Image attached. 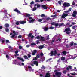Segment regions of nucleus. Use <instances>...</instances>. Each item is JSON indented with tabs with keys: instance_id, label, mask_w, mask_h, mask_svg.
<instances>
[{
	"instance_id": "1",
	"label": "nucleus",
	"mask_w": 77,
	"mask_h": 77,
	"mask_svg": "<svg viewBox=\"0 0 77 77\" xmlns=\"http://www.w3.org/2000/svg\"><path fill=\"white\" fill-rule=\"evenodd\" d=\"M56 71L57 72H56ZM54 72H55V75H56V76H58V77H60L61 75H62V73L60 72H57V70H55Z\"/></svg>"
},
{
	"instance_id": "2",
	"label": "nucleus",
	"mask_w": 77,
	"mask_h": 77,
	"mask_svg": "<svg viewBox=\"0 0 77 77\" xmlns=\"http://www.w3.org/2000/svg\"><path fill=\"white\" fill-rule=\"evenodd\" d=\"M68 15V14H65L63 13V15L61 17L62 18H65L66 17H67Z\"/></svg>"
},
{
	"instance_id": "3",
	"label": "nucleus",
	"mask_w": 77,
	"mask_h": 77,
	"mask_svg": "<svg viewBox=\"0 0 77 77\" xmlns=\"http://www.w3.org/2000/svg\"><path fill=\"white\" fill-rule=\"evenodd\" d=\"M63 5L64 7H69L70 6V4L69 3H64Z\"/></svg>"
},
{
	"instance_id": "4",
	"label": "nucleus",
	"mask_w": 77,
	"mask_h": 77,
	"mask_svg": "<svg viewBox=\"0 0 77 77\" xmlns=\"http://www.w3.org/2000/svg\"><path fill=\"white\" fill-rule=\"evenodd\" d=\"M73 14L72 15V16L74 17H76V15H77V11H75L73 12Z\"/></svg>"
},
{
	"instance_id": "5",
	"label": "nucleus",
	"mask_w": 77,
	"mask_h": 77,
	"mask_svg": "<svg viewBox=\"0 0 77 77\" xmlns=\"http://www.w3.org/2000/svg\"><path fill=\"white\" fill-rule=\"evenodd\" d=\"M37 53V51L36 50H34L33 51H32V55H35L36 53Z\"/></svg>"
},
{
	"instance_id": "6",
	"label": "nucleus",
	"mask_w": 77,
	"mask_h": 77,
	"mask_svg": "<svg viewBox=\"0 0 77 77\" xmlns=\"http://www.w3.org/2000/svg\"><path fill=\"white\" fill-rule=\"evenodd\" d=\"M71 29L70 28H66L65 30L63 32H71Z\"/></svg>"
},
{
	"instance_id": "7",
	"label": "nucleus",
	"mask_w": 77,
	"mask_h": 77,
	"mask_svg": "<svg viewBox=\"0 0 77 77\" xmlns=\"http://www.w3.org/2000/svg\"><path fill=\"white\" fill-rule=\"evenodd\" d=\"M33 64L35 65L36 66H38L39 62L36 61H33Z\"/></svg>"
},
{
	"instance_id": "8",
	"label": "nucleus",
	"mask_w": 77,
	"mask_h": 77,
	"mask_svg": "<svg viewBox=\"0 0 77 77\" xmlns=\"http://www.w3.org/2000/svg\"><path fill=\"white\" fill-rule=\"evenodd\" d=\"M42 8H43L44 9H47L48 8V7H47V6L44 5H43L42 6Z\"/></svg>"
},
{
	"instance_id": "9",
	"label": "nucleus",
	"mask_w": 77,
	"mask_h": 77,
	"mask_svg": "<svg viewBox=\"0 0 77 77\" xmlns=\"http://www.w3.org/2000/svg\"><path fill=\"white\" fill-rule=\"evenodd\" d=\"M14 12H17L18 14H21V12L18 10H17V8H15L14 10Z\"/></svg>"
},
{
	"instance_id": "10",
	"label": "nucleus",
	"mask_w": 77,
	"mask_h": 77,
	"mask_svg": "<svg viewBox=\"0 0 77 77\" xmlns=\"http://www.w3.org/2000/svg\"><path fill=\"white\" fill-rule=\"evenodd\" d=\"M43 29L45 32H47V31L48 30V29H49V28L47 27H45L43 28Z\"/></svg>"
},
{
	"instance_id": "11",
	"label": "nucleus",
	"mask_w": 77,
	"mask_h": 77,
	"mask_svg": "<svg viewBox=\"0 0 77 77\" xmlns=\"http://www.w3.org/2000/svg\"><path fill=\"white\" fill-rule=\"evenodd\" d=\"M50 75V73L49 72L47 73L45 77H50L51 76L50 75Z\"/></svg>"
},
{
	"instance_id": "12",
	"label": "nucleus",
	"mask_w": 77,
	"mask_h": 77,
	"mask_svg": "<svg viewBox=\"0 0 77 77\" xmlns=\"http://www.w3.org/2000/svg\"><path fill=\"white\" fill-rule=\"evenodd\" d=\"M17 59H19V60H21L22 62H23L24 61V60L23 59V58L21 57H17Z\"/></svg>"
},
{
	"instance_id": "13",
	"label": "nucleus",
	"mask_w": 77,
	"mask_h": 77,
	"mask_svg": "<svg viewBox=\"0 0 77 77\" xmlns=\"http://www.w3.org/2000/svg\"><path fill=\"white\" fill-rule=\"evenodd\" d=\"M19 23L21 24H25V23H26V21H20L19 22Z\"/></svg>"
},
{
	"instance_id": "14",
	"label": "nucleus",
	"mask_w": 77,
	"mask_h": 77,
	"mask_svg": "<svg viewBox=\"0 0 77 77\" xmlns=\"http://www.w3.org/2000/svg\"><path fill=\"white\" fill-rule=\"evenodd\" d=\"M40 41H45V38L44 37L41 36L40 37Z\"/></svg>"
},
{
	"instance_id": "15",
	"label": "nucleus",
	"mask_w": 77,
	"mask_h": 77,
	"mask_svg": "<svg viewBox=\"0 0 77 77\" xmlns=\"http://www.w3.org/2000/svg\"><path fill=\"white\" fill-rule=\"evenodd\" d=\"M57 54V51H56V50L55 49L54 50V56H56V54Z\"/></svg>"
},
{
	"instance_id": "16",
	"label": "nucleus",
	"mask_w": 77,
	"mask_h": 77,
	"mask_svg": "<svg viewBox=\"0 0 77 77\" xmlns=\"http://www.w3.org/2000/svg\"><path fill=\"white\" fill-rule=\"evenodd\" d=\"M62 53L63 54V55H66V51H63L62 52Z\"/></svg>"
},
{
	"instance_id": "17",
	"label": "nucleus",
	"mask_w": 77,
	"mask_h": 77,
	"mask_svg": "<svg viewBox=\"0 0 77 77\" xmlns=\"http://www.w3.org/2000/svg\"><path fill=\"white\" fill-rule=\"evenodd\" d=\"M44 47V45L39 46L38 47V48L39 49H42Z\"/></svg>"
},
{
	"instance_id": "18",
	"label": "nucleus",
	"mask_w": 77,
	"mask_h": 77,
	"mask_svg": "<svg viewBox=\"0 0 77 77\" xmlns=\"http://www.w3.org/2000/svg\"><path fill=\"white\" fill-rule=\"evenodd\" d=\"M5 26L6 27V28H8V27H9V24L8 23H6L5 24Z\"/></svg>"
},
{
	"instance_id": "19",
	"label": "nucleus",
	"mask_w": 77,
	"mask_h": 77,
	"mask_svg": "<svg viewBox=\"0 0 77 77\" xmlns=\"http://www.w3.org/2000/svg\"><path fill=\"white\" fill-rule=\"evenodd\" d=\"M50 54L51 56H53L54 55V51H51V52Z\"/></svg>"
},
{
	"instance_id": "20",
	"label": "nucleus",
	"mask_w": 77,
	"mask_h": 77,
	"mask_svg": "<svg viewBox=\"0 0 77 77\" xmlns=\"http://www.w3.org/2000/svg\"><path fill=\"white\" fill-rule=\"evenodd\" d=\"M74 45V42L72 41L70 43V46H72Z\"/></svg>"
},
{
	"instance_id": "21",
	"label": "nucleus",
	"mask_w": 77,
	"mask_h": 77,
	"mask_svg": "<svg viewBox=\"0 0 77 77\" xmlns=\"http://www.w3.org/2000/svg\"><path fill=\"white\" fill-rule=\"evenodd\" d=\"M23 57L25 59H28V57L26 55H24L23 56Z\"/></svg>"
},
{
	"instance_id": "22",
	"label": "nucleus",
	"mask_w": 77,
	"mask_h": 77,
	"mask_svg": "<svg viewBox=\"0 0 77 77\" xmlns=\"http://www.w3.org/2000/svg\"><path fill=\"white\" fill-rule=\"evenodd\" d=\"M5 31L6 32H9V29L8 28H6Z\"/></svg>"
},
{
	"instance_id": "23",
	"label": "nucleus",
	"mask_w": 77,
	"mask_h": 77,
	"mask_svg": "<svg viewBox=\"0 0 77 77\" xmlns=\"http://www.w3.org/2000/svg\"><path fill=\"white\" fill-rule=\"evenodd\" d=\"M36 57L37 58H39V57H40V55L39 54H37L36 55Z\"/></svg>"
},
{
	"instance_id": "24",
	"label": "nucleus",
	"mask_w": 77,
	"mask_h": 77,
	"mask_svg": "<svg viewBox=\"0 0 77 77\" xmlns=\"http://www.w3.org/2000/svg\"><path fill=\"white\" fill-rule=\"evenodd\" d=\"M32 33H29L28 35V36L29 38H30V37H31V36H32Z\"/></svg>"
},
{
	"instance_id": "25",
	"label": "nucleus",
	"mask_w": 77,
	"mask_h": 77,
	"mask_svg": "<svg viewBox=\"0 0 77 77\" xmlns=\"http://www.w3.org/2000/svg\"><path fill=\"white\" fill-rule=\"evenodd\" d=\"M51 59H52V58H50L49 59L47 60H46V62H49V61H50V60H51Z\"/></svg>"
},
{
	"instance_id": "26",
	"label": "nucleus",
	"mask_w": 77,
	"mask_h": 77,
	"mask_svg": "<svg viewBox=\"0 0 77 77\" xmlns=\"http://www.w3.org/2000/svg\"><path fill=\"white\" fill-rule=\"evenodd\" d=\"M36 42L37 43V44H40V42H39V40H38L36 41Z\"/></svg>"
},
{
	"instance_id": "27",
	"label": "nucleus",
	"mask_w": 77,
	"mask_h": 77,
	"mask_svg": "<svg viewBox=\"0 0 77 77\" xmlns=\"http://www.w3.org/2000/svg\"><path fill=\"white\" fill-rule=\"evenodd\" d=\"M64 24L63 23H62L61 24H60L59 25L58 24V26L59 27H60V26H63V25Z\"/></svg>"
},
{
	"instance_id": "28",
	"label": "nucleus",
	"mask_w": 77,
	"mask_h": 77,
	"mask_svg": "<svg viewBox=\"0 0 77 77\" xmlns=\"http://www.w3.org/2000/svg\"><path fill=\"white\" fill-rule=\"evenodd\" d=\"M56 23L54 22H52L51 23V24L53 25V26H55Z\"/></svg>"
},
{
	"instance_id": "29",
	"label": "nucleus",
	"mask_w": 77,
	"mask_h": 77,
	"mask_svg": "<svg viewBox=\"0 0 77 77\" xmlns=\"http://www.w3.org/2000/svg\"><path fill=\"white\" fill-rule=\"evenodd\" d=\"M65 59V57H62L61 58V60H64Z\"/></svg>"
},
{
	"instance_id": "30",
	"label": "nucleus",
	"mask_w": 77,
	"mask_h": 77,
	"mask_svg": "<svg viewBox=\"0 0 77 77\" xmlns=\"http://www.w3.org/2000/svg\"><path fill=\"white\" fill-rule=\"evenodd\" d=\"M59 26V23H56L55 25V27H57V26Z\"/></svg>"
},
{
	"instance_id": "31",
	"label": "nucleus",
	"mask_w": 77,
	"mask_h": 77,
	"mask_svg": "<svg viewBox=\"0 0 77 77\" xmlns=\"http://www.w3.org/2000/svg\"><path fill=\"white\" fill-rule=\"evenodd\" d=\"M54 27L53 26H51L49 27V29H51V30H52V29H54Z\"/></svg>"
},
{
	"instance_id": "32",
	"label": "nucleus",
	"mask_w": 77,
	"mask_h": 77,
	"mask_svg": "<svg viewBox=\"0 0 77 77\" xmlns=\"http://www.w3.org/2000/svg\"><path fill=\"white\" fill-rule=\"evenodd\" d=\"M26 17H30V14H27L26 15Z\"/></svg>"
},
{
	"instance_id": "33",
	"label": "nucleus",
	"mask_w": 77,
	"mask_h": 77,
	"mask_svg": "<svg viewBox=\"0 0 77 77\" xmlns=\"http://www.w3.org/2000/svg\"><path fill=\"white\" fill-rule=\"evenodd\" d=\"M37 8L36 7H35L33 8L32 11H36V10Z\"/></svg>"
},
{
	"instance_id": "34",
	"label": "nucleus",
	"mask_w": 77,
	"mask_h": 77,
	"mask_svg": "<svg viewBox=\"0 0 77 77\" xmlns=\"http://www.w3.org/2000/svg\"><path fill=\"white\" fill-rule=\"evenodd\" d=\"M31 45H36V44L35 43H32L31 44Z\"/></svg>"
},
{
	"instance_id": "35",
	"label": "nucleus",
	"mask_w": 77,
	"mask_h": 77,
	"mask_svg": "<svg viewBox=\"0 0 77 77\" xmlns=\"http://www.w3.org/2000/svg\"><path fill=\"white\" fill-rule=\"evenodd\" d=\"M68 68L69 69H72V66H69Z\"/></svg>"
},
{
	"instance_id": "36",
	"label": "nucleus",
	"mask_w": 77,
	"mask_h": 77,
	"mask_svg": "<svg viewBox=\"0 0 77 77\" xmlns=\"http://www.w3.org/2000/svg\"><path fill=\"white\" fill-rule=\"evenodd\" d=\"M19 48L21 50V49H22L23 48V47L21 46H19Z\"/></svg>"
},
{
	"instance_id": "37",
	"label": "nucleus",
	"mask_w": 77,
	"mask_h": 77,
	"mask_svg": "<svg viewBox=\"0 0 77 77\" xmlns=\"http://www.w3.org/2000/svg\"><path fill=\"white\" fill-rule=\"evenodd\" d=\"M15 34H14L12 36H11L10 37V38H14V37H15Z\"/></svg>"
},
{
	"instance_id": "38",
	"label": "nucleus",
	"mask_w": 77,
	"mask_h": 77,
	"mask_svg": "<svg viewBox=\"0 0 77 77\" xmlns=\"http://www.w3.org/2000/svg\"><path fill=\"white\" fill-rule=\"evenodd\" d=\"M75 28H76V26H73L72 27V29H75Z\"/></svg>"
},
{
	"instance_id": "39",
	"label": "nucleus",
	"mask_w": 77,
	"mask_h": 77,
	"mask_svg": "<svg viewBox=\"0 0 77 77\" xmlns=\"http://www.w3.org/2000/svg\"><path fill=\"white\" fill-rule=\"evenodd\" d=\"M6 43H10V42H9V40H6Z\"/></svg>"
},
{
	"instance_id": "40",
	"label": "nucleus",
	"mask_w": 77,
	"mask_h": 77,
	"mask_svg": "<svg viewBox=\"0 0 77 77\" xmlns=\"http://www.w3.org/2000/svg\"><path fill=\"white\" fill-rule=\"evenodd\" d=\"M44 56V54H43V53L42 52L40 54V56L41 57H42V56Z\"/></svg>"
},
{
	"instance_id": "41",
	"label": "nucleus",
	"mask_w": 77,
	"mask_h": 77,
	"mask_svg": "<svg viewBox=\"0 0 77 77\" xmlns=\"http://www.w3.org/2000/svg\"><path fill=\"white\" fill-rule=\"evenodd\" d=\"M45 57H44L42 58V61L43 62L45 61Z\"/></svg>"
},
{
	"instance_id": "42",
	"label": "nucleus",
	"mask_w": 77,
	"mask_h": 77,
	"mask_svg": "<svg viewBox=\"0 0 77 77\" xmlns=\"http://www.w3.org/2000/svg\"><path fill=\"white\" fill-rule=\"evenodd\" d=\"M37 8H40L41 5L39 4H37Z\"/></svg>"
},
{
	"instance_id": "43",
	"label": "nucleus",
	"mask_w": 77,
	"mask_h": 77,
	"mask_svg": "<svg viewBox=\"0 0 77 77\" xmlns=\"http://www.w3.org/2000/svg\"><path fill=\"white\" fill-rule=\"evenodd\" d=\"M66 34H67V35H69V34H70V32H69L68 31H66Z\"/></svg>"
},
{
	"instance_id": "44",
	"label": "nucleus",
	"mask_w": 77,
	"mask_h": 77,
	"mask_svg": "<svg viewBox=\"0 0 77 77\" xmlns=\"http://www.w3.org/2000/svg\"><path fill=\"white\" fill-rule=\"evenodd\" d=\"M20 24V23H19V22H18V21H17V22L16 23V25H19Z\"/></svg>"
},
{
	"instance_id": "45",
	"label": "nucleus",
	"mask_w": 77,
	"mask_h": 77,
	"mask_svg": "<svg viewBox=\"0 0 77 77\" xmlns=\"http://www.w3.org/2000/svg\"><path fill=\"white\" fill-rule=\"evenodd\" d=\"M34 3H35L34 2L32 1L30 3V5H33L34 4Z\"/></svg>"
},
{
	"instance_id": "46",
	"label": "nucleus",
	"mask_w": 77,
	"mask_h": 77,
	"mask_svg": "<svg viewBox=\"0 0 77 77\" xmlns=\"http://www.w3.org/2000/svg\"><path fill=\"white\" fill-rule=\"evenodd\" d=\"M71 9H72V8H70L69 10L68 11H69V12H70L71 11Z\"/></svg>"
},
{
	"instance_id": "47",
	"label": "nucleus",
	"mask_w": 77,
	"mask_h": 77,
	"mask_svg": "<svg viewBox=\"0 0 77 77\" xmlns=\"http://www.w3.org/2000/svg\"><path fill=\"white\" fill-rule=\"evenodd\" d=\"M41 17H45V15L44 14H42L41 15Z\"/></svg>"
},
{
	"instance_id": "48",
	"label": "nucleus",
	"mask_w": 77,
	"mask_h": 77,
	"mask_svg": "<svg viewBox=\"0 0 77 77\" xmlns=\"http://www.w3.org/2000/svg\"><path fill=\"white\" fill-rule=\"evenodd\" d=\"M67 72V71L66 70H64L63 72V73H64V74H66V72Z\"/></svg>"
},
{
	"instance_id": "49",
	"label": "nucleus",
	"mask_w": 77,
	"mask_h": 77,
	"mask_svg": "<svg viewBox=\"0 0 77 77\" xmlns=\"http://www.w3.org/2000/svg\"><path fill=\"white\" fill-rule=\"evenodd\" d=\"M21 37H22V36L21 35H19L18 36V38L19 39H21Z\"/></svg>"
},
{
	"instance_id": "50",
	"label": "nucleus",
	"mask_w": 77,
	"mask_h": 77,
	"mask_svg": "<svg viewBox=\"0 0 77 77\" xmlns=\"http://www.w3.org/2000/svg\"><path fill=\"white\" fill-rule=\"evenodd\" d=\"M37 60V57H35V58H33L32 60Z\"/></svg>"
},
{
	"instance_id": "51",
	"label": "nucleus",
	"mask_w": 77,
	"mask_h": 77,
	"mask_svg": "<svg viewBox=\"0 0 77 77\" xmlns=\"http://www.w3.org/2000/svg\"><path fill=\"white\" fill-rule=\"evenodd\" d=\"M27 56L28 58H30L31 57V55L30 54H28Z\"/></svg>"
},
{
	"instance_id": "52",
	"label": "nucleus",
	"mask_w": 77,
	"mask_h": 77,
	"mask_svg": "<svg viewBox=\"0 0 77 77\" xmlns=\"http://www.w3.org/2000/svg\"><path fill=\"white\" fill-rule=\"evenodd\" d=\"M58 3L59 5H62V3L60 1H59Z\"/></svg>"
},
{
	"instance_id": "53",
	"label": "nucleus",
	"mask_w": 77,
	"mask_h": 77,
	"mask_svg": "<svg viewBox=\"0 0 77 77\" xmlns=\"http://www.w3.org/2000/svg\"><path fill=\"white\" fill-rule=\"evenodd\" d=\"M18 53V51L17 50L15 52V54H17Z\"/></svg>"
},
{
	"instance_id": "54",
	"label": "nucleus",
	"mask_w": 77,
	"mask_h": 77,
	"mask_svg": "<svg viewBox=\"0 0 77 77\" xmlns=\"http://www.w3.org/2000/svg\"><path fill=\"white\" fill-rule=\"evenodd\" d=\"M36 38L37 39H40V37L39 36H38L36 37Z\"/></svg>"
},
{
	"instance_id": "55",
	"label": "nucleus",
	"mask_w": 77,
	"mask_h": 77,
	"mask_svg": "<svg viewBox=\"0 0 77 77\" xmlns=\"http://www.w3.org/2000/svg\"><path fill=\"white\" fill-rule=\"evenodd\" d=\"M41 69H45V67L42 66L41 67Z\"/></svg>"
},
{
	"instance_id": "56",
	"label": "nucleus",
	"mask_w": 77,
	"mask_h": 77,
	"mask_svg": "<svg viewBox=\"0 0 77 77\" xmlns=\"http://www.w3.org/2000/svg\"><path fill=\"white\" fill-rule=\"evenodd\" d=\"M49 20H51V19L49 17H48L46 19L47 21Z\"/></svg>"
},
{
	"instance_id": "57",
	"label": "nucleus",
	"mask_w": 77,
	"mask_h": 77,
	"mask_svg": "<svg viewBox=\"0 0 77 77\" xmlns=\"http://www.w3.org/2000/svg\"><path fill=\"white\" fill-rule=\"evenodd\" d=\"M8 48L10 49H11V50L12 49V47H11V46H9L8 47Z\"/></svg>"
},
{
	"instance_id": "58",
	"label": "nucleus",
	"mask_w": 77,
	"mask_h": 77,
	"mask_svg": "<svg viewBox=\"0 0 77 77\" xmlns=\"http://www.w3.org/2000/svg\"><path fill=\"white\" fill-rule=\"evenodd\" d=\"M13 33H14V35H16V33H15V31H13Z\"/></svg>"
},
{
	"instance_id": "59",
	"label": "nucleus",
	"mask_w": 77,
	"mask_h": 77,
	"mask_svg": "<svg viewBox=\"0 0 77 77\" xmlns=\"http://www.w3.org/2000/svg\"><path fill=\"white\" fill-rule=\"evenodd\" d=\"M38 21L39 22H41L42 21V19H38Z\"/></svg>"
},
{
	"instance_id": "60",
	"label": "nucleus",
	"mask_w": 77,
	"mask_h": 77,
	"mask_svg": "<svg viewBox=\"0 0 77 77\" xmlns=\"http://www.w3.org/2000/svg\"><path fill=\"white\" fill-rule=\"evenodd\" d=\"M66 46L67 48H68L69 47V46H68V44H66Z\"/></svg>"
},
{
	"instance_id": "61",
	"label": "nucleus",
	"mask_w": 77,
	"mask_h": 77,
	"mask_svg": "<svg viewBox=\"0 0 77 77\" xmlns=\"http://www.w3.org/2000/svg\"><path fill=\"white\" fill-rule=\"evenodd\" d=\"M31 21H32V22H33V21H35V19H32L31 20Z\"/></svg>"
},
{
	"instance_id": "62",
	"label": "nucleus",
	"mask_w": 77,
	"mask_h": 77,
	"mask_svg": "<svg viewBox=\"0 0 77 77\" xmlns=\"http://www.w3.org/2000/svg\"><path fill=\"white\" fill-rule=\"evenodd\" d=\"M35 2H39V0H36L35 1Z\"/></svg>"
},
{
	"instance_id": "63",
	"label": "nucleus",
	"mask_w": 77,
	"mask_h": 77,
	"mask_svg": "<svg viewBox=\"0 0 77 77\" xmlns=\"http://www.w3.org/2000/svg\"><path fill=\"white\" fill-rule=\"evenodd\" d=\"M17 56H19V54H16L15 55H14V56L15 57H17Z\"/></svg>"
},
{
	"instance_id": "64",
	"label": "nucleus",
	"mask_w": 77,
	"mask_h": 77,
	"mask_svg": "<svg viewBox=\"0 0 77 77\" xmlns=\"http://www.w3.org/2000/svg\"><path fill=\"white\" fill-rule=\"evenodd\" d=\"M30 47V45H26V47Z\"/></svg>"
}]
</instances>
